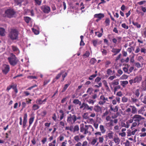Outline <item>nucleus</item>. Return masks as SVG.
Masks as SVG:
<instances>
[{"mask_svg":"<svg viewBox=\"0 0 146 146\" xmlns=\"http://www.w3.org/2000/svg\"><path fill=\"white\" fill-rule=\"evenodd\" d=\"M134 120V122H133L131 128L132 129L133 127L139 126L140 124V121L142 120L145 119V118L141 115L138 114L135 115L132 117Z\"/></svg>","mask_w":146,"mask_h":146,"instance_id":"f257e3e1","label":"nucleus"},{"mask_svg":"<svg viewBox=\"0 0 146 146\" xmlns=\"http://www.w3.org/2000/svg\"><path fill=\"white\" fill-rule=\"evenodd\" d=\"M81 119L82 117L80 115L77 117L75 115L69 114L67 117V121L69 124L72 125L75 123L77 120H80Z\"/></svg>","mask_w":146,"mask_h":146,"instance_id":"f03ea898","label":"nucleus"},{"mask_svg":"<svg viewBox=\"0 0 146 146\" xmlns=\"http://www.w3.org/2000/svg\"><path fill=\"white\" fill-rule=\"evenodd\" d=\"M18 32L17 30L15 29H11L9 34V37L12 40L18 39Z\"/></svg>","mask_w":146,"mask_h":146,"instance_id":"7ed1b4c3","label":"nucleus"},{"mask_svg":"<svg viewBox=\"0 0 146 146\" xmlns=\"http://www.w3.org/2000/svg\"><path fill=\"white\" fill-rule=\"evenodd\" d=\"M8 61L10 64L13 66L17 64L18 61V60L13 53H11L10 56L8 58Z\"/></svg>","mask_w":146,"mask_h":146,"instance_id":"20e7f679","label":"nucleus"},{"mask_svg":"<svg viewBox=\"0 0 146 146\" xmlns=\"http://www.w3.org/2000/svg\"><path fill=\"white\" fill-rule=\"evenodd\" d=\"M15 12L13 9H8L5 12L4 16L9 18H11L14 17L15 14Z\"/></svg>","mask_w":146,"mask_h":146,"instance_id":"39448f33","label":"nucleus"},{"mask_svg":"<svg viewBox=\"0 0 146 146\" xmlns=\"http://www.w3.org/2000/svg\"><path fill=\"white\" fill-rule=\"evenodd\" d=\"M94 130L92 126L90 125H85V131L83 133L84 135L88 134L89 135H91L92 132Z\"/></svg>","mask_w":146,"mask_h":146,"instance_id":"423d86ee","label":"nucleus"},{"mask_svg":"<svg viewBox=\"0 0 146 146\" xmlns=\"http://www.w3.org/2000/svg\"><path fill=\"white\" fill-rule=\"evenodd\" d=\"M79 108L80 109H82L83 110H90L91 111L92 110L93 107L92 106H89L84 102L81 105H80Z\"/></svg>","mask_w":146,"mask_h":146,"instance_id":"0eeeda50","label":"nucleus"},{"mask_svg":"<svg viewBox=\"0 0 146 146\" xmlns=\"http://www.w3.org/2000/svg\"><path fill=\"white\" fill-rule=\"evenodd\" d=\"M108 98L104 95H102L100 96L98 102V104L100 105H104L106 102H108Z\"/></svg>","mask_w":146,"mask_h":146,"instance_id":"6e6552de","label":"nucleus"},{"mask_svg":"<svg viewBox=\"0 0 146 146\" xmlns=\"http://www.w3.org/2000/svg\"><path fill=\"white\" fill-rule=\"evenodd\" d=\"M27 113L24 114L23 117V123L22 121H20L19 124L20 125L23 124V128H25L27 126Z\"/></svg>","mask_w":146,"mask_h":146,"instance_id":"1a4fd4ad","label":"nucleus"},{"mask_svg":"<svg viewBox=\"0 0 146 146\" xmlns=\"http://www.w3.org/2000/svg\"><path fill=\"white\" fill-rule=\"evenodd\" d=\"M2 71L4 74H6L10 70L9 66L8 65L4 64L2 67Z\"/></svg>","mask_w":146,"mask_h":146,"instance_id":"9d476101","label":"nucleus"},{"mask_svg":"<svg viewBox=\"0 0 146 146\" xmlns=\"http://www.w3.org/2000/svg\"><path fill=\"white\" fill-rule=\"evenodd\" d=\"M93 45L95 47H96L98 45L101 44L102 42V40H99L98 39H94L92 40Z\"/></svg>","mask_w":146,"mask_h":146,"instance_id":"9b49d317","label":"nucleus"},{"mask_svg":"<svg viewBox=\"0 0 146 146\" xmlns=\"http://www.w3.org/2000/svg\"><path fill=\"white\" fill-rule=\"evenodd\" d=\"M41 9L45 13H48L50 11V7L46 5H43L41 7Z\"/></svg>","mask_w":146,"mask_h":146,"instance_id":"f8f14e48","label":"nucleus"},{"mask_svg":"<svg viewBox=\"0 0 146 146\" xmlns=\"http://www.w3.org/2000/svg\"><path fill=\"white\" fill-rule=\"evenodd\" d=\"M131 100L132 102L135 104L137 107H139L140 106L139 103H137L139 102V100L137 97H131Z\"/></svg>","mask_w":146,"mask_h":146,"instance_id":"ddd939ff","label":"nucleus"},{"mask_svg":"<svg viewBox=\"0 0 146 146\" xmlns=\"http://www.w3.org/2000/svg\"><path fill=\"white\" fill-rule=\"evenodd\" d=\"M134 83H139L142 80V76L141 75L137 76L134 79Z\"/></svg>","mask_w":146,"mask_h":146,"instance_id":"4468645a","label":"nucleus"},{"mask_svg":"<svg viewBox=\"0 0 146 146\" xmlns=\"http://www.w3.org/2000/svg\"><path fill=\"white\" fill-rule=\"evenodd\" d=\"M121 50V48H113L111 50V52L114 53L113 54L112 56H114L119 53Z\"/></svg>","mask_w":146,"mask_h":146,"instance_id":"2eb2a0df","label":"nucleus"},{"mask_svg":"<svg viewBox=\"0 0 146 146\" xmlns=\"http://www.w3.org/2000/svg\"><path fill=\"white\" fill-rule=\"evenodd\" d=\"M98 139L97 138H94L90 143V144L93 146H96V144L97 143V142H98L97 141Z\"/></svg>","mask_w":146,"mask_h":146,"instance_id":"dca6fc26","label":"nucleus"},{"mask_svg":"<svg viewBox=\"0 0 146 146\" xmlns=\"http://www.w3.org/2000/svg\"><path fill=\"white\" fill-rule=\"evenodd\" d=\"M104 14L102 13L95 14L94 15V17L99 19H101L102 18H104Z\"/></svg>","mask_w":146,"mask_h":146,"instance_id":"f3484780","label":"nucleus"},{"mask_svg":"<svg viewBox=\"0 0 146 146\" xmlns=\"http://www.w3.org/2000/svg\"><path fill=\"white\" fill-rule=\"evenodd\" d=\"M64 71H61V72L58 74L56 76L55 78L52 81L53 83L55 82L57 80H58L60 77L61 75L63 73Z\"/></svg>","mask_w":146,"mask_h":146,"instance_id":"a211bd4d","label":"nucleus"},{"mask_svg":"<svg viewBox=\"0 0 146 146\" xmlns=\"http://www.w3.org/2000/svg\"><path fill=\"white\" fill-rule=\"evenodd\" d=\"M110 108V110L113 111L114 112H117L118 111V107L117 106H115L114 108H113L112 105H110L109 106Z\"/></svg>","mask_w":146,"mask_h":146,"instance_id":"6ab92c4d","label":"nucleus"},{"mask_svg":"<svg viewBox=\"0 0 146 146\" xmlns=\"http://www.w3.org/2000/svg\"><path fill=\"white\" fill-rule=\"evenodd\" d=\"M102 108L99 106L96 105L94 106V110L97 112H99L101 110Z\"/></svg>","mask_w":146,"mask_h":146,"instance_id":"aec40b11","label":"nucleus"},{"mask_svg":"<svg viewBox=\"0 0 146 146\" xmlns=\"http://www.w3.org/2000/svg\"><path fill=\"white\" fill-rule=\"evenodd\" d=\"M99 141L96 144V146H98L99 143H102L104 141V138L103 136H100L98 138Z\"/></svg>","mask_w":146,"mask_h":146,"instance_id":"412c9836","label":"nucleus"},{"mask_svg":"<svg viewBox=\"0 0 146 146\" xmlns=\"http://www.w3.org/2000/svg\"><path fill=\"white\" fill-rule=\"evenodd\" d=\"M141 89L143 91L146 90V83L145 82H142L141 86Z\"/></svg>","mask_w":146,"mask_h":146,"instance_id":"4be33fe9","label":"nucleus"},{"mask_svg":"<svg viewBox=\"0 0 146 146\" xmlns=\"http://www.w3.org/2000/svg\"><path fill=\"white\" fill-rule=\"evenodd\" d=\"M99 128L100 131L102 133V134H104L106 132V130L104 125H100Z\"/></svg>","mask_w":146,"mask_h":146,"instance_id":"5701e85b","label":"nucleus"},{"mask_svg":"<svg viewBox=\"0 0 146 146\" xmlns=\"http://www.w3.org/2000/svg\"><path fill=\"white\" fill-rule=\"evenodd\" d=\"M110 83L113 85V87L115 86H117L119 84V80L118 79L115 80Z\"/></svg>","mask_w":146,"mask_h":146,"instance_id":"b1692460","label":"nucleus"},{"mask_svg":"<svg viewBox=\"0 0 146 146\" xmlns=\"http://www.w3.org/2000/svg\"><path fill=\"white\" fill-rule=\"evenodd\" d=\"M129 107L131 108V113L135 114L137 112V110L136 108L134 106H130Z\"/></svg>","mask_w":146,"mask_h":146,"instance_id":"393cba45","label":"nucleus"},{"mask_svg":"<svg viewBox=\"0 0 146 146\" xmlns=\"http://www.w3.org/2000/svg\"><path fill=\"white\" fill-rule=\"evenodd\" d=\"M120 84L122 87L124 88L125 87L126 85L128 84V82L127 80L121 81L120 82Z\"/></svg>","mask_w":146,"mask_h":146,"instance_id":"a878e982","label":"nucleus"},{"mask_svg":"<svg viewBox=\"0 0 146 146\" xmlns=\"http://www.w3.org/2000/svg\"><path fill=\"white\" fill-rule=\"evenodd\" d=\"M110 20L109 18H106L104 22V25L106 26H108L110 25Z\"/></svg>","mask_w":146,"mask_h":146,"instance_id":"bb28decb","label":"nucleus"},{"mask_svg":"<svg viewBox=\"0 0 146 146\" xmlns=\"http://www.w3.org/2000/svg\"><path fill=\"white\" fill-rule=\"evenodd\" d=\"M145 111V108L143 106L138 110V113L139 114H143Z\"/></svg>","mask_w":146,"mask_h":146,"instance_id":"cd10ccee","label":"nucleus"},{"mask_svg":"<svg viewBox=\"0 0 146 146\" xmlns=\"http://www.w3.org/2000/svg\"><path fill=\"white\" fill-rule=\"evenodd\" d=\"M134 94L135 96V97L137 98L139 97L140 95V90L139 89H137L135 91Z\"/></svg>","mask_w":146,"mask_h":146,"instance_id":"c85d7f7f","label":"nucleus"},{"mask_svg":"<svg viewBox=\"0 0 146 146\" xmlns=\"http://www.w3.org/2000/svg\"><path fill=\"white\" fill-rule=\"evenodd\" d=\"M114 133L112 131H110L108 134V137L109 139L113 138Z\"/></svg>","mask_w":146,"mask_h":146,"instance_id":"c756f323","label":"nucleus"},{"mask_svg":"<svg viewBox=\"0 0 146 146\" xmlns=\"http://www.w3.org/2000/svg\"><path fill=\"white\" fill-rule=\"evenodd\" d=\"M79 130V125H76L73 129V133L78 132Z\"/></svg>","mask_w":146,"mask_h":146,"instance_id":"7c9ffc66","label":"nucleus"},{"mask_svg":"<svg viewBox=\"0 0 146 146\" xmlns=\"http://www.w3.org/2000/svg\"><path fill=\"white\" fill-rule=\"evenodd\" d=\"M113 140L116 145L119 144L120 142V139L117 137H114Z\"/></svg>","mask_w":146,"mask_h":146,"instance_id":"2f4dec72","label":"nucleus"},{"mask_svg":"<svg viewBox=\"0 0 146 146\" xmlns=\"http://www.w3.org/2000/svg\"><path fill=\"white\" fill-rule=\"evenodd\" d=\"M5 30L3 28H0V35L3 36L5 35Z\"/></svg>","mask_w":146,"mask_h":146,"instance_id":"473e14b6","label":"nucleus"},{"mask_svg":"<svg viewBox=\"0 0 146 146\" xmlns=\"http://www.w3.org/2000/svg\"><path fill=\"white\" fill-rule=\"evenodd\" d=\"M113 120H111L110 122L106 123V125L107 127H112L113 126Z\"/></svg>","mask_w":146,"mask_h":146,"instance_id":"72a5a7b5","label":"nucleus"},{"mask_svg":"<svg viewBox=\"0 0 146 146\" xmlns=\"http://www.w3.org/2000/svg\"><path fill=\"white\" fill-rule=\"evenodd\" d=\"M80 131L81 132L84 133V131H85V127H84V124H80Z\"/></svg>","mask_w":146,"mask_h":146,"instance_id":"f704fd0d","label":"nucleus"},{"mask_svg":"<svg viewBox=\"0 0 146 146\" xmlns=\"http://www.w3.org/2000/svg\"><path fill=\"white\" fill-rule=\"evenodd\" d=\"M34 117H32L30 118L29 119V127H30L31 126V125L33 123V122L34 121Z\"/></svg>","mask_w":146,"mask_h":146,"instance_id":"c9c22d12","label":"nucleus"},{"mask_svg":"<svg viewBox=\"0 0 146 146\" xmlns=\"http://www.w3.org/2000/svg\"><path fill=\"white\" fill-rule=\"evenodd\" d=\"M12 47L13 50L14 51L18 53L19 52V51L18 48L16 46H12Z\"/></svg>","mask_w":146,"mask_h":146,"instance_id":"e433bc0d","label":"nucleus"},{"mask_svg":"<svg viewBox=\"0 0 146 146\" xmlns=\"http://www.w3.org/2000/svg\"><path fill=\"white\" fill-rule=\"evenodd\" d=\"M106 73L108 76L113 75L112 71L110 68L108 69L106 71Z\"/></svg>","mask_w":146,"mask_h":146,"instance_id":"4c0bfd02","label":"nucleus"},{"mask_svg":"<svg viewBox=\"0 0 146 146\" xmlns=\"http://www.w3.org/2000/svg\"><path fill=\"white\" fill-rule=\"evenodd\" d=\"M128 100V98L125 96H123L122 98L121 102L123 103H125L127 102Z\"/></svg>","mask_w":146,"mask_h":146,"instance_id":"58836bf2","label":"nucleus"},{"mask_svg":"<svg viewBox=\"0 0 146 146\" xmlns=\"http://www.w3.org/2000/svg\"><path fill=\"white\" fill-rule=\"evenodd\" d=\"M73 103L75 104L81 105V102L78 99H74L73 101Z\"/></svg>","mask_w":146,"mask_h":146,"instance_id":"ea45409f","label":"nucleus"},{"mask_svg":"<svg viewBox=\"0 0 146 146\" xmlns=\"http://www.w3.org/2000/svg\"><path fill=\"white\" fill-rule=\"evenodd\" d=\"M39 107V106L38 105L35 104L33 106L32 109L33 110H35L38 109Z\"/></svg>","mask_w":146,"mask_h":146,"instance_id":"a19ab883","label":"nucleus"},{"mask_svg":"<svg viewBox=\"0 0 146 146\" xmlns=\"http://www.w3.org/2000/svg\"><path fill=\"white\" fill-rule=\"evenodd\" d=\"M141 100L142 102L146 104V93L144 97L141 98Z\"/></svg>","mask_w":146,"mask_h":146,"instance_id":"79ce46f5","label":"nucleus"},{"mask_svg":"<svg viewBox=\"0 0 146 146\" xmlns=\"http://www.w3.org/2000/svg\"><path fill=\"white\" fill-rule=\"evenodd\" d=\"M96 60L94 58H92L90 59V63L91 64H94L96 62Z\"/></svg>","mask_w":146,"mask_h":146,"instance_id":"37998d69","label":"nucleus"},{"mask_svg":"<svg viewBox=\"0 0 146 146\" xmlns=\"http://www.w3.org/2000/svg\"><path fill=\"white\" fill-rule=\"evenodd\" d=\"M102 133L101 131H97L94 133V135L96 136L95 138H97V137L99 136H101L102 135Z\"/></svg>","mask_w":146,"mask_h":146,"instance_id":"c03bdc74","label":"nucleus"},{"mask_svg":"<svg viewBox=\"0 0 146 146\" xmlns=\"http://www.w3.org/2000/svg\"><path fill=\"white\" fill-rule=\"evenodd\" d=\"M86 102L88 103L89 104H92V105H93L95 102V101L93 100L92 99H90L89 100H86Z\"/></svg>","mask_w":146,"mask_h":146,"instance_id":"a18cd8bd","label":"nucleus"},{"mask_svg":"<svg viewBox=\"0 0 146 146\" xmlns=\"http://www.w3.org/2000/svg\"><path fill=\"white\" fill-rule=\"evenodd\" d=\"M114 92L115 93L118 89H119L121 88V86L120 85H117L116 86H114Z\"/></svg>","mask_w":146,"mask_h":146,"instance_id":"49530a36","label":"nucleus"},{"mask_svg":"<svg viewBox=\"0 0 146 146\" xmlns=\"http://www.w3.org/2000/svg\"><path fill=\"white\" fill-rule=\"evenodd\" d=\"M128 77V76L125 74H123L122 75L120 78V80H125Z\"/></svg>","mask_w":146,"mask_h":146,"instance_id":"de8ad7c7","label":"nucleus"},{"mask_svg":"<svg viewBox=\"0 0 146 146\" xmlns=\"http://www.w3.org/2000/svg\"><path fill=\"white\" fill-rule=\"evenodd\" d=\"M119 130V126L118 125H116L114 127L113 130L115 132H118Z\"/></svg>","mask_w":146,"mask_h":146,"instance_id":"09e8293b","label":"nucleus"},{"mask_svg":"<svg viewBox=\"0 0 146 146\" xmlns=\"http://www.w3.org/2000/svg\"><path fill=\"white\" fill-rule=\"evenodd\" d=\"M132 23L134 26H136L137 28H139L141 27V25L139 24L137 22H134L133 21Z\"/></svg>","mask_w":146,"mask_h":146,"instance_id":"8fccbe9b","label":"nucleus"},{"mask_svg":"<svg viewBox=\"0 0 146 146\" xmlns=\"http://www.w3.org/2000/svg\"><path fill=\"white\" fill-rule=\"evenodd\" d=\"M69 85H70V84H66L64 85V86L63 90L62 91V92H64L65 91V90H66V89H67V88H68V86H69Z\"/></svg>","mask_w":146,"mask_h":146,"instance_id":"3c124183","label":"nucleus"},{"mask_svg":"<svg viewBox=\"0 0 146 146\" xmlns=\"http://www.w3.org/2000/svg\"><path fill=\"white\" fill-rule=\"evenodd\" d=\"M93 91V89L92 88H88L87 91V93H88L90 95L91 94Z\"/></svg>","mask_w":146,"mask_h":146,"instance_id":"603ef678","label":"nucleus"},{"mask_svg":"<svg viewBox=\"0 0 146 146\" xmlns=\"http://www.w3.org/2000/svg\"><path fill=\"white\" fill-rule=\"evenodd\" d=\"M116 76L115 75H113V76H110L109 78H108V80L110 81L113 80L115 78H116Z\"/></svg>","mask_w":146,"mask_h":146,"instance_id":"864d4df0","label":"nucleus"},{"mask_svg":"<svg viewBox=\"0 0 146 146\" xmlns=\"http://www.w3.org/2000/svg\"><path fill=\"white\" fill-rule=\"evenodd\" d=\"M14 1L17 5L21 4L22 2V0H14Z\"/></svg>","mask_w":146,"mask_h":146,"instance_id":"5fc2aeb1","label":"nucleus"},{"mask_svg":"<svg viewBox=\"0 0 146 146\" xmlns=\"http://www.w3.org/2000/svg\"><path fill=\"white\" fill-rule=\"evenodd\" d=\"M74 139L76 141L78 142L80 140V138L79 135H76L74 137Z\"/></svg>","mask_w":146,"mask_h":146,"instance_id":"6e6d98bb","label":"nucleus"},{"mask_svg":"<svg viewBox=\"0 0 146 146\" xmlns=\"http://www.w3.org/2000/svg\"><path fill=\"white\" fill-rule=\"evenodd\" d=\"M128 66L127 65V67H125L123 68V70L124 72L127 73L128 74H129V72H128Z\"/></svg>","mask_w":146,"mask_h":146,"instance_id":"4d7b16f0","label":"nucleus"},{"mask_svg":"<svg viewBox=\"0 0 146 146\" xmlns=\"http://www.w3.org/2000/svg\"><path fill=\"white\" fill-rule=\"evenodd\" d=\"M24 20L27 23H28L31 20V18L29 17H24Z\"/></svg>","mask_w":146,"mask_h":146,"instance_id":"13d9d810","label":"nucleus"},{"mask_svg":"<svg viewBox=\"0 0 146 146\" xmlns=\"http://www.w3.org/2000/svg\"><path fill=\"white\" fill-rule=\"evenodd\" d=\"M88 114L87 113H84L83 115V117L84 118L87 119L88 118Z\"/></svg>","mask_w":146,"mask_h":146,"instance_id":"bf43d9fd","label":"nucleus"},{"mask_svg":"<svg viewBox=\"0 0 146 146\" xmlns=\"http://www.w3.org/2000/svg\"><path fill=\"white\" fill-rule=\"evenodd\" d=\"M42 0H35L36 4L39 5H41Z\"/></svg>","mask_w":146,"mask_h":146,"instance_id":"052dcab7","label":"nucleus"},{"mask_svg":"<svg viewBox=\"0 0 146 146\" xmlns=\"http://www.w3.org/2000/svg\"><path fill=\"white\" fill-rule=\"evenodd\" d=\"M36 103L39 104L41 105L42 104V100L40 99H37L36 101Z\"/></svg>","mask_w":146,"mask_h":146,"instance_id":"680f3d73","label":"nucleus"},{"mask_svg":"<svg viewBox=\"0 0 146 146\" xmlns=\"http://www.w3.org/2000/svg\"><path fill=\"white\" fill-rule=\"evenodd\" d=\"M111 63V62L110 61H106L105 63V67L107 68L108 67L109 65Z\"/></svg>","mask_w":146,"mask_h":146,"instance_id":"e2e57ef3","label":"nucleus"},{"mask_svg":"<svg viewBox=\"0 0 146 146\" xmlns=\"http://www.w3.org/2000/svg\"><path fill=\"white\" fill-rule=\"evenodd\" d=\"M121 27L125 29H127L129 28L128 26L126 25V24L125 23L122 24H121Z\"/></svg>","mask_w":146,"mask_h":146,"instance_id":"0e129e2a","label":"nucleus"},{"mask_svg":"<svg viewBox=\"0 0 146 146\" xmlns=\"http://www.w3.org/2000/svg\"><path fill=\"white\" fill-rule=\"evenodd\" d=\"M97 76V74H94L91 76L89 78V79L90 80H92L93 79V78L96 77Z\"/></svg>","mask_w":146,"mask_h":146,"instance_id":"69168bd1","label":"nucleus"},{"mask_svg":"<svg viewBox=\"0 0 146 146\" xmlns=\"http://www.w3.org/2000/svg\"><path fill=\"white\" fill-rule=\"evenodd\" d=\"M32 31L36 35H38L39 33V31L35 29H32Z\"/></svg>","mask_w":146,"mask_h":146,"instance_id":"338daca9","label":"nucleus"},{"mask_svg":"<svg viewBox=\"0 0 146 146\" xmlns=\"http://www.w3.org/2000/svg\"><path fill=\"white\" fill-rule=\"evenodd\" d=\"M47 112L46 110H44L42 111L41 113V115L43 117L46 114Z\"/></svg>","mask_w":146,"mask_h":146,"instance_id":"774afa93","label":"nucleus"}]
</instances>
